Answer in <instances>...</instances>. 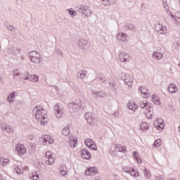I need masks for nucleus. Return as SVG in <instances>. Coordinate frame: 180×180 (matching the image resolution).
<instances>
[{
    "label": "nucleus",
    "instance_id": "393cba45",
    "mask_svg": "<svg viewBox=\"0 0 180 180\" xmlns=\"http://www.w3.org/2000/svg\"><path fill=\"white\" fill-rule=\"evenodd\" d=\"M53 142V141H51V136H49V135H45L44 136V137H42V143H45L46 144H47L49 143V144H52V143Z\"/></svg>",
    "mask_w": 180,
    "mask_h": 180
},
{
    "label": "nucleus",
    "instance_id": "37998d69",
    "mask_svg": "<svg viewBox=\"0 0 180 180\" xmlns=\"http://www.w3.org/2000/svg\"><path fill=\"white\" fill-rule=\"evenodd\" d=\"M68 11L70 16H75L77 15V11L74 10V8H70Z\"/></svg>",
    "mask_w": 180,
    "mask_h": 180
},
{
    "label": "nucleus",
    "instance_id": "39448f33",
    "mask_svg": "<svg viewBox=\"0 0 180 180\" xmlns=\"http://www.w3.org/2000/svg\"><path fill=\"white\" fill-rule=\"evenodd\" d=\"M153 126L155 128L157 129V130H159V131H162V130H164V127H165V124H164V120L161 118L155 120L153 122Z\"/></svg>",
    "mask_w": 180,
    "mask_h": 180
},
{
    "label": "nucleus",
    "instance_id": "cd10ccee",
    "mask_svg": "<svg viewBox=\"0 0 180 180\" xmlns=\"http://www.w3.org/2000/svg\"><path fill=\"white\" fill-rule=\"evenodd\" d=\"M70 127H71V124H68L67 127H65L62 130V134L63 136H69L70 135Z\"/></svg>",
    "mask_w": 180,
    "mask_h": 180
},
{
    "label": "nucleus",
    "instance_id": "f3484780",
    "mask_svg": "<svg viewBox=\"0 0 180 180\" xmlns=\"http://www.w3.org/2000/svg\"><path fill=\"white\" fill-rule=\"evenodd\" d=\"M84 117H85L86 120H87V122L89 123V124L94 126V122L95 119L94 117H92V112L85 113Z\"/></svg>",
    "mask_w": 180,
    "mask_h": 180
},
{
    "label": "nucleus",
    "instance_id": "09e8293b",
    "mask_svg": "<svg viewBox=\"0 0 180 180\" xmlns=\"http://www.w3.org/2000/svg\"><path fill=\"white\" fill-rule=\"evenodd\" d=\"M132 168H133V167H129V166L124 167L123 168V171H124V172H125L126 174H129V172L131 171Z\"/></svg>",
    "mask_w": 180,
    "mask_h": 180
},
{
    "label": "nucleus",
    "instance_id": "a211bd4d",
    "mask_svg": "<svg viewBox=\"0 0 180 180\" xmlns=\"http://www.w3.org/2000/svg\"><path fill=\"white\" fill-rule=\"evenodd\" d=\"M81 155L84 160H89L91 158V153L88 151V149H82L81 150Z\"/></svg>",
    "mask_w": 180,
    "mask_h": 180
},
{
    "label": "nucleus",
    "instance_id": "bf43d9fd",
    "mask_svg": "<svg viewBox=\"0 0 180 180\" xmlns=\"http://www.w3.org/2000/svg\"><path fill=\"white\" fill-rule=\"evenodd\" d=\"M156 180H165V179H164V176H159L156 177Z\"/></svg>",
    "mask_w": 180,
    "mask_h": 180
},
{
    "label": "nucleus",
    "instance_id": "412c9836",
    "mask_svg": "<svg viewBox=\"0 0 180 180\" xmlns=\"http://www.w3.org/2000/svg\"><path fill=\"white\" fill-rule=\"evenodd\" d=\"M150 105H153V104L151 103L148 104V101H147V100H143L139 102L140 108L141 109H146V110L150 108Z\"/></svg>",
    "mask_w": 180,
    "mask_h": 180
},
{
    "label": "nucleus",
    "instance_id": "4be33fe9",
    "mask_svg": "<svg viewBox=\"0 0 180 180\" xmlns=\"http://www.w3.org/2000/svg\"><path fill=\"white\" fill-rule=\"evenodd\" d=\"M152 57L155 60H157V61H159V60H161L164 57V54L160 51H154Z\"/></svg>",
    "mask_w": 180,
    "mask_h": 180
},
{
    "label": "nucleus",
    "instance_id": "c85d7f7f",
    "mask_svg": "<svg viewBox=\"0 0 180 180\" xmlns=\"http://www.w3.org/2000/svg\"><path fill=\"white\" fill-rule=\"evenodd\" d=\"M15 92L10 93L9 95L7 97V101L9 102V103H12L15 101V98H16Z\"/></svg>",
    "mask_w": 180,
    "mask_h": 180
},
{
    "label": "nucleus",
    "instance_id": "a19ab883",
    "mask_svg": "<svg viewBox=\"0 0 180 180\" xmlns=\"http://www.w3.org/2000/svg\"><path fill=\"white\" fill-rule=\"evenodd\" d=\"M144 175L146 179H150L151 178V173H150V171H148L147 169H144Z\"/></svg>",
    "mask_w": 180,
    "mask_h": 180
},
{
    "label": "nucleus",
    "instance_id": "bb28decb",
    "mask_svg": "<svg viewBox=\"0 0 180 180\" xmlns=\"http://www.w3.org/2000/svg\"><path fill=\"white\" fill-rule=\"evenodd\" d=\"M78 140L77 139V137H72V139H70L69 140V144L72 148H75V147H77V143Z\"/></svg>",
    "mask_w": 180,
    "mask_h": 180
},
{
    "label": "nucleus",
    "instance_id": "c756f323",
    "mask_svg": "<svg viewBox=\"0 0 180 180\" xmlns=\"http://www.w3.org/2000/svg\"><path fill=\"white\" fill-rule=\"evenodd\" d=\"M115 150H117L120 153H127V149L126 148V146H122L118 144L115 145Z\"/></svg>",
    "mask_w": 180,
    "mask_h": 180
},
{
    "label": "nucleus",
    "instance_id": "f257e3e1",
    "mask_svg": "<svg viewBox=\"0 0 180 180\" xmlns=\"http://www.w3.org/2000/svg\"><path fill=\"white\" fill-rule=\"evenodd\" d=\"M32 113L35 119H37L39 123H40V124H42V126H44V124H46V123L49 122L46 110H44L43 107H41V105H36L35 107H34L32 110Z\"/></svg>",
    "mask_w": 180,
    "mask_h": 180
},
{
    "label": "nucleus",
    "instance_id": "0eeeda50",
    "mask_svg": "<svg viewBox=\"0 0 180 180\" xmlns=\"http://www.w3.org/2000/svg\"><path fill=\"white\" fill-rule=\"evenodd\" d=\"M78 46L82 50H88L91 47V44L86 39H80L78 41Z\"/></svg>",
    "mask_w": 180,
    "mask_h": 180
},
{
    "label": "nucleus",
    "instance_id": "dca6fc26",
    "mask_svg": "<svg viewBox=\"0 0 180 180\" xmlns=\"http://www.w3.org/2000/svg\"><path fill=\"white\" fill-rule=\"evenodd\" d=\"M145 115L147 119H153V116H154V112L153 111V105H149V108L146 110Z\"/></svg>",
    "mask_w": 180,
    "mask_h": 180
},
{
    "label": "nucleus",
    "instance_id": "0e129e2a",
    "mask_svg": "<svg viewBox=\"0 0 180 180\" xmlns=\"http://www.w3.org/2000/svg\"><path fill=\"white\" fill-rule=\"evenodd\" d=\"M0 84H2V77L0 76Z\"/></svg>",
    "mask_w": 180,
    "mask_h": 180
},
{
    "label": "nucleus",
    "instance_id": "f704fd0d",
    "mask_svg": "<svg viewBox=\"0 0 180 180\" xmlns=\"http://www.w3.org/2000/svg\"><path fill=\"white\" fill-rule=\"evenodd\" d=\"M0 164L1 165H3V167H5V165H8V164H9V159L0 158Z\"/></svg>",
    "mask_w": 180,
    "mask_h": 180
},
{
    "label": "nucleus",
    "instance_id": "2f4dec72",
    "mask_svg": "<svg viewBox=\"0 0 180 180\" xmlns=\"http://www.w3.org/2000/svg\"><path fill=\"white\" fill-rule=\"evenodd\" d=\"M129 174H130L131 176H134V178H139V176H140V173L139 172H136V169L134 168L131 169Z\"/></svg>",
    "mask_w": 180,
    "mask_h": 180
},
{
    "label": "nucleus",
    "instance_id": "e2e57ef3",
    "mask_svg": "<svg viewBox=\"0 0 180 180\" xmlns=\"http://www.w3.org/2000/svg\"><path fill=\"white\" fill-rule=\"evenodd\" d=\"M29 139H30V140H33V136H29Z\"/></svg>",
    "mask_w": 180,
    "mask_h": 180
},
{
    "label": "nucleus",
    "instance_id": "4d7b16f0",
    "mask_svg": "<svg viewBox=\"0 0 180 180\" xmlns=\"http://www.w3.org/2000/svg\"><path fill=\"white\" fill-rule=\"evenodd\" d=\"M45 155H46V158H50L51 157H53V155L51 154V152H50V151L46 152Z\"/></svg>",
    "mask_w": 180,
    "mask_h": 180
},
{
    "label": "nucleus",
    "instance_id": "9d476101",
    "mask_svg": "<svg viewBox=\"0 0 180 180\" xmlns=\"http://www.w3.org/2000/svg\"><path fill=\"white\" fill-rule=\"evenodd\" d=\"M26 77H22L25 80L31 81V82H39V76L32 75L29 77V72H25Z\"/></svg>",
    "mask_w": 180,
    "mask_h": 180
},
{
    "label": "nucleus",
    "instance_id": "7c9ffc66",
    "mask_svg": "<svg viewBox=\"0 0 180 180\" xmlns=\"http://www.w3.org/2000/svg\"><path fill=\"white\" fill-rule=\"evenodd\" d=\"M140 127H141V130H142V131H146V130H148V129H150V124H148L147 122H142L140 124Z\"/></svg>",
    "mask_w": 180,
    "mask_h": 180
},
{
    "label": "nucleus",
    "instance_id": "1a4fd4ad",
    "mask_svg": "<svg viewBox=\"0 0 180 180\" xmlns=\"http://www.w3.org/2000/svg\"><path fill=\"white\" fill-rule=\"evenodd\" d=\"M119 60L121 63H127L131 60V56H129V53L126 52H121L119 55Z\"/></svg>",
    "mask_w": 180,
    "mask_h": 180
},
{
    "label": "nucleus",
    "instance_id": "473e14b6",
    "mask_svg": "<svg viewBox=\"0 0 180 180\" xmlns=\"http://www.w3.org/2000/svg\"><path fill=\"white\" fill-rule=\"evenodd\" d=\"M86 74H88V72L86 70H81L77 74V76L79 78L83 79V78H85V77H86Z\"/></svg>",
    "mask_w": 180,
    "mask_h": 180
},
{
    "label": "nucleus",
    "instance_id": "72a5a7b5",
    "mask_svg": "<svg viewBox=\"0 0 180 180\" xmlns=\"http://www.w3.org/2000/svg\"><path fill=\"white\" fill-rule=\"evenodd\" d=\"M31 180H40V176L37 173H32L30 174Z\"/></svg>",
    "mask_w": 180,
    "mask_h": 180
},
{
    "label": "nucleus",
    "instance_id": "3c124183",
    "mask_svg": "<svg viewBox=\"0 0 180 180\" xmlns=\"http://www.w3.org/2000/svg\"><path fill=\"white\" fill-rule=\"evenodd\" d=\"M6 26L8 30L12 31V30H13V29H15V27H13V24L11 25L10 23H7Z\"/></svg>",
    "mask_w": 180,
    "mask_h": 180
},
{
    "label": "nucleus",
    "instance_id": "052dcab7",
    "mask_svg": "<svg viewBox=\"0 0 180 180\" xmlns=\"http://www.w3.org/2000/svg\"><path fill=\"white\" fill-rule=\"evenodd\" d=\"M26 72H25L24 74L23 73H22L21 75H20V78H21V79H25L23 77H26Z\"/></svg>",
    "mask_w": 180,
    "mask_h": 180
},
{
    "label": "nucleus",
    "instance_id": "e433bc0d",
    "mask_svg": "<svg viewBox=\"0 0 180 180\" xmlns=\"http://www.w3.org/2000/svg\"><path fill=\"white\" fill-rule=\"evenodd\" d=\"M94 141L91 139H86L84 141V144L86 146V147L89 148L90 146H91L94 144Z\"/></svg>",
    "mask_w": 180,
    "mask_h": 180
},
{
    "label": "nucleus",
    "instance_id": "603ef678",
    "mask_svg": "<svg viewBox=\"0 0 180 180\" xmlns=\"http://www.w3.org/2000/svg\"><path fill=\"white\" fill-rule=\"evenodd\" d=\"M20 75L21 74L19 72L18 70H15L13 71V75L14 78H16V77H20Z\"/></svg>",
    "mask_w": 180,
    "mask_h": 180
},
{
    "label": "nucleus",
    "instance_id": "f03ea898",
    "mask_svg": "<svg viewBox=\"0 0 180 180\" xmlns=\"http://www.w3.org/2000/svg\"><path fill=\"white\" fill-rule=\"evenodd\" d=\"M75 11L79 13H83L86 18H89L92 15V11L89 9L88 6H78L75 7Z\"/></svg>",
    "mask_w": 180,
    "mask_h": 180
},
{
    "label": "nucleus",
    "instance_id": "79ce46f5",
    "mask_svg": "<svg viewBox=\"0 0 180 180\" xmlns=\"http://www.w3.org/2000/svg\"><path fill=\"white\" fill-rule=\"evenodd\" d=\"M14 171H15L17 172V174H18L23 173V170L22 169V167H20V166H16L14 168Z\"/></svg>",
    "mask_w": 180,
    "mask_h": 180
},
{
    "label": "nucleus",
    "instance_id": "423d86ee",
    "mask_svg": "<svg viewBox=\"0 0 180 180\" xmlns=\"http://www.w3.org/2000/svg\"><path fill=\"white\" fill-rule=\"evenodd\" d=\"M53 109L57 119H61L63 117V106L60 103H57L54 105Z\"/></svg>",
    "mask_w": 180,
    "mask_h": 180
},
{
    "label": "nucleus",
    "instance_id": "6e6552de",
    "mask_svg": "<svg viewBox=\"0 0 180 180\" xmlns=\"http://www.w3.org/2000/svg\"><path fill=\"white\" fill-rule=\"evenodd\" d=\"M82 106V101H81V100H77L70 103V108L72 109L73 112H77Z\"/></svg>",
    "mask_w": 180,
    "mask_h": 180
},
{
    "label": "nucleus",
    "instance_id": "5701e85b",
    "mask_svg": "<svg viewBox=\"0 0 180 180\" xmlns=\"http://www.w3.org/2000/svg\"><path fill=\"white\" fill-rule=\"evenodd\" d=\"M117 39L120 41H127V39H129V36H127V34L123 32H121L117 34Z\"/></svg>",
    "mask_w": 180,
    "mask_h": 180
},
{
    "label": "nucleus",
    "instance_id": "8fccbe9b",
    "mask_svg": "<svg viewBox=\"0 0 180 180\" xmlns=\"http://www.w3.org/2000/svg\"><path fill=\"white\" fill-rule=\"evenodd\" d=\"M20 53V50L13 47L12 48V54L16 56L18 53Z\"/></svg>",
    "mask_w": 180,
    "mask_h": 180
},
{
    "label": "nucleus",
    "instance_id": "f8f14e48",
    "mask_svg": "<svg viewBox=\"0 0 180 180\" xmlns=\"http://www.w3.org/2000/svg\"><path fill=\"white\" fill-rule=\"evenodd\" d=\"M156 32H160L162 34L167 33V27L162 25L161 23H156L155 25Z\"/></svg>",
    "mask_w": 180,
    "mask_h": 180
},
{
    "label": "nucleus",
    "instance_id": "49530a36",
    "mask_svg": "<svg viewBox=\"0 0 180 180\" xmlns=\"http://www.w3.org/2000/svg\"><path fill=\"white\" fill-rule=\"evenodd\" d=\"M160 146H161V139H158L154 142L153 146L155 147L156 148H158Z\"/></svg>",
    "mask_w": 180,
    "mask_h": 180
},
{
    "label": "nucleus",
    "instance_id": "7ed1b4c3",
    "mask_svg": "<svg viewBox=\"0 0 180 180\" xmlns=\"http://www.w3.org/2000/svg\"><path fill=\"white\" fill-rule=\"evenodd\" d=\"M30 60H31L32 63L34 64H40L41 63V55L36 51H32L29 54Z\"/></svg>",
    "mask_w": 180,
    "mask_h": 180
},
{
    "label": "nucleus",
    "instance_id": "69168bd1",
    "mask_svg": "<svg viewBox=\"0 0 180 180\" xmlns=\"http://www.w3.org/2000/svg\"><path fill=\"white\" fill-rule=\"evenodd\" d=\"M24 59H25V56H22L21 60H24Z\"/></svg>",
    "mask_w": 180,
    "mask_h": 180
},
{
    "label": "nucleus",
    "instance_id": "b1692460",
    "mask_svg": "<svg viewBox=\"0 0 180 180\" xmlns=\"http://www.w3.org/2000/svg\"><path fill=\"white\" fill-rule=\"evenodd\" d=\"M93 97L98 98H105L106 96V94L103 93V91H93L92 92Z\"/></svg>",
    "mask_w": 180,
    "mask_h": 180
},
{
    "label": "nucleus",
    "instance_id": "58836bf2",
    "mask_svg": "<svg viewBox=\"0 0 180 180\" xmlns=\"http://www.w3.org/2000/svg\"><path fill=\"white\" fill-rule=\"evenodd\" d=\"M152 102L155 103V105H160V100L158 96H155V95L152 96Z\"/></svg>",
    "mask_w": 180,
    "mask_h": 180
},
{
    "label": "nucleus",
    "instance_id": "680f3d73",
    "mask_svg": "<svg viewBox=\"0 0 180 180\" xmlns=\"http://www.w3.org/2000/svg\"><path fill=\"white\" fill-rule=\"evenodd\" d=\"M170 16L171 18H172V19H174L175 18V15H174V14H172V13L170 12Z\"/></svg>",
    "mask_w": 180,
    "mask_h": 180
},
{
    "label": "nucleus",
    "instance_id": "20e7f679",
    "mask_svg": "<svg viewBox=\"0 0 180 180\" xmlns=\"http://www.w3.org/2000/svg\"><path fill=\"white\" fill-rule=\"evenodd\" d=\"M121 79H122L125 85H127L129 88H131V86H133V78H131L130 75H126V73H122Z\"/></svg>",
    "mask_w": 180,
    "mask_h": 180
},
{
    "label": "nucleus",
    "instance_id": "a18cd8bd",
    "mask_svg": "<svg viewBox=\"0 0 180 180\" xmlns=\"http://www.w3.org/2000/svg\"><path fill=\"white\" fill-rule=\"evenodd\" d=\"M173 49L174 50H180V41H177L173 44Z\"/></svg>",
    "mask_w": 180,
    "mask_h": 180
},
{
    "label": "nucleus",
    "instance_id": "ddd939ff",
    "mask_svg": "<svg viewBox=\"0 0 180 180\" xmlns=\"http://www.w3.org/2000/svg\"><path fill=\"white\" fill-rule=\"evenodd\" d=\"M139 94H141L143 98H150V96H151V94L148 93V90L147 89V88L144 86H141L139 89Z\"/></svg>",
    "mask_w": 180,
    "mask_h": 180
},
{
    "label": "nucleus",
    "instance_id": "5fc2aeb1",
    "mask_svg": "<svg viewBox=\"0 0 180 180\" xmlns=\"http://www.w3.org/2000/svg\"><path fill=\"white\" fill-rule=\"evenodd\" d=\"M6 131L7 133H9V134H12V133H13V129H12L10 126L6 129Z\"/></svg>",
    "mask_w": 180,
    "mask_h": 180
},
{
    "label": "nucleus",
    "instance_id": "2eb2a0df",
    "mask_svg": "<svg viewBox=\"0 0 180 180\" xmlns=\"http://www.w3.org/2000/svg\"><path fill=\"white\" fill-rule=\"evenodd\" d=\"M127 106L129 110H133V112H136V110H137V108H139V105L136 104L134 101H129L127 104Z\"/></svg>",
    "mask_w": 180,
    "mask_h": 180
},
{
    "label": "nucleus",
    "instance_id": "13d9d810",
    "mask_svg": "<svg viewBox=\"0 0 180 180\" xmlns=\"http://www.w3.org/2000/svg\"><path fill=\"white\" fill-rule=\"evenodd\" d=\"M8 127H9L8 124H3L1 125V129H3L4 130H6V129H8Z\"/></svg>",
    "mask_w": 180,
    "mask_h": 180
},
{
    "label": "nucleus",
    "instance_id": "338daca9",
    "mask_svg": "<svg viewBox=\"0 0 180 180\" xmlns=\"http://www.w3.org/2000/svg\"><path fill=\"white\" fill-rule=\"evenodd\" d=\"M168 180H176V179H169Z\"/></svg>",
    "mask_w": 180,
    "mask_h": 180
},
{
    "label": "nucleus",
    "instance_id": "4468645a",
    "mask_svg": "<svg viewBox=\"0 0 180 180\" xmlns=\"http://www.w3.org/2000/svg\"><path fill=\"white\" fill-rule=\"evenodd\" d=\"M98 168L94 167H89L86 170L85 174L88 176H91L96 175V174H98Z\"/></svg>",
    "mask_w": 180,
    "mask_h": 180
},
{
    "label": "nucleus",
    "instance_id": "aec40b11",
    "mask_svg": "<svg viewBox=\"0 0 180 180\" xmlns=\"http://www.w3.org/2000/svg\"><path fill=\"white\" fill-rule=\"evenodd\" d=\"M117 0H101V4L103 6H112V5H115Z\"/></svg>",
    "mask_w": 180,
    "mask_h": 180
},
{
    "label": "nucleus",
    "instance_id": "ea45409f",
    "mask_svg": "<svg viewBox=\"0 0 180 180\" xmlns=\"http://www.w3.org/2000/svg\"><path fill=\"white\" fill-rule=\"evenodd\" d=\"M54 158L51 156V158H48V160L46 161V164L47 165H51L52 164H54Z\"/></svg>",
    "mask_w": 180,
    "mask_h": 180
},
{
    "label": "nucleus",
    "instance_id": "4c0bfd02",
    "mask_svg": "<svg viewBox=\"0 0 180 180\" xmlns=\"http://www.w3.org/2000/svg\"><path fill=\"white\" fill-rule=\"evenodd\" d=\"M133 154H134V157L136 159V161H137L138 164H141V159L140 158L139 153L137 152H133Z\"/></svg>",
    "mask_w": 180,
    "mask_h": 180
},
{
    "label": "nucleus",
    "instance_id": "a878e982",
    "mask_svg": "<svg viewBox=\"0 0 180 180\" xmlns=\"http://www.w3.org/2000/svg\"><path fill=\"white\" fill-rule=\"evenodd\" d=\"M60 175L65 176L67 174H68V171H67V166L65 165H62L59 169Z\"/></svg>",
    "mask_w": 180,
    "mask_h": 180
},
{
    "label": "nucleus",
    "instance_id": "774afa93",
    "mask_svg": "<svg viewBox=\"0 0 180 180\" xmlns=\"http://www.w3.org/2000/svg\"><path fill=\"white\" fill-rule=\"evenodd\" d=\"M2 178V175L0 174V180H1Z\"/></svg>",
    "mask_w": 180,
    "mask_h": 180
},
{
    "label": "nucleus",
    "instance_id": "6ab92c4d",
    "mask_svg": "<svg viewBox=\"0 0 180 180\" xmlns=\"http://www.w3.org/2000/svg\"><path fill=\"white\" fill-rule=\"evenodd\" d=\"M168 91L169 94H176L178 92V86L175 84H169L168 85Z\"/></svg>",
    "mask_w": 180,
    "mask_h": 180
},
{
    "label": "nucleus",
    "instance_id": "9b49d317",
    "mask_svg": "<svg viewBox=\"0 0 180 180\" xmlns=\"http://www.w3.org/2000/svg\"><path fill=\"white\" fill-rule=\"evenodd\" d=\"M15 151H17L19 155H23L24 154H26L27 149L25 146L18 143L15 146Z\"/></svg>",
    "mask_w": 180,
    "mask_h": 180
},
{
    "label": "nucleus",
    "instance_id": "de8ad7c7",
    "mask_svg": "<svg viewBox=\"0 0 180 180\" xmlns=\"http://www.w3.org/2000/svg\"><path fill=\"white\" fill-rule=\"evenodd\" d=\"M96 79H98V81H101V82L104 84H106V77L103 76H101L100 77H96Z\"/></svg>",
    "mask_w": 180,
    "mask_h": 180
},
{
    "label": "nucleus",
    "instance_id": "c03bdc74",
    "mask_svg": "<svg viewBox=\"0 0 180 180\" xmlns=\"http://www.w3.org/2000/svg\"><path fill=\"white\" fill-rule=\"evenodd\" d=\"M163 2V7L165 9V11H167V12H168V11H169V6H168V2L167 1V0H162Z\"/></svg>",
    "mask_w": 180,
    "mask_h": 180
},
{
    "label": "nucleus",
    "instance_id": "c9c22d12",
    "mask_svg": "<svg viewBox=\"0 0 180 180\" xmlns=\"http://www.w3.org/2000/svg\"><path fill=\"white\" fill-rule=\"evenodd\" d=\"M125 27L127 30H136V26L132 23H127Z\"/></svg>",
    "mask_w": 180,
    "mask_h": 180
},
{
    "label": "nucleus",
    "instance_id": "864d4df0",
    "mask_svg": "<svg viewBox=\"0 0 180 180\" xmlns=\"http://www.w3.org/2000/svg\"><path fill=\"white\" fill-rule=\"evenodd\" d=\"M109 84L110 88H111L112 91H116V84L115 83L109 82Z\"/></svg>",
    "mask_w": 180,
    "mask_h": 180
},
{
    "label": "nucleus",
    "instance_id": "6e6d98bb",
    "mask_svg": "<svg viewBox=\"0 0 180 180\" xmlns=\"http://www.w3.org/2000/svg\"><path fill=\"white\" fill-rule=\"evenodd\" d=\"M89 148H90V150H98V148L96 147V145L95 143H93Z\"/></svg>",
    "mask_w": 180,
    "mask_h": 180
}]
</instances>
